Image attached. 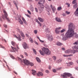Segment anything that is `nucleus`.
I'll return each instance as SVG.
<instances>
[{
	"mask_svg": "<svg viewBox=\"0 0 78 78\" xmlns=\"http://www.w3.org/2000/svg\"><path fill=\"white\" fill-rule=\"evenodd\" d=\"M73 24L71 23H69L68 26V30L66 34V36L63 38V40H66L68 37H71L74 34V30H73Z\"/></svg>",
	"mask_w": 78,
	"mask_h": 78,
	"instance_id": "nucleus-1",
	"label": "nucleus"
},
{
	"mask_svg": "<svg viewBox=\"0 0 78 78\" xmlns=\"http://www.w3.org/2000/svg\"><path fill=\"white\" fill-rule=\"evenodd\" d=\"M42 50V51L40 50H39V52L41 55L43 56L45 55V54H46L47 55H50V54L51 53L49 49L47 48H43Z\"/></svg>",
	"mask_w": 78,
	"mask_h": 78,
	"instance_id": "nucleus-2",
	"label": "nucleus"
},
{
	"mask_svg": "<svg viewBox=\"0 0 78 78\" xmlns=\"http://www.w3.org/2000/svg\"><path fill=\"white\" fill-rule=\"evenodd\" d=\"M2 11L4 12V15L2 16V19H5V18L8 22H9V21H10V20H9V18L8 17V13H7V12L5 9H3Z\"/></svg>",
	"mask_w": 78,
	"mask_h": 78,
	"instance_id": "nucleus-3",
	"label": "nucleus"
},
{
	"mask_svg": "<svg viewBox=\"0 0 78 78\" xmlns=\"http://www.w3.org/2000/svg\"><path fill=\"white\" fill-rule=\"evenodd\" d=\"M22 17V16L21 15H20L19 16L18 15H17L16 17V20H18V22L21 25H23V21L22 20H21V18Z\"/></svg>",
	"mask_w": 78,
	"mask_h": 78,
	"instance_id": "nucleus-4",
	"label": "nucleus"
},
{
	"mask_svg": "<svg viewBox=\"0 0 78 78\" xmlns=\"http://www.w3.org/2000/svg\"><path fill=\"white\" fill-rule=\"evenodd\" d=\"M71 76L72 74L67 73H65L63 75H61V76L62 78H67V76Z\"/></svg>",
	"mask_w": 78,
	"mask_h": 78,
	"instance_id": "nucleus-5",
	"label": "nucleus"
},
{
	"mask_svg": "<svg viewBox=\"0 0 78 78\" xmlns=\"http://www.w3.org/2000/svg\"><path fill=\"white\" fill-rule=\"evenodd\" d=\"M11 47L12 48V52H16V51H18L17 50H19L20 49L19 46L16 45V47L17 48V49L16 48L13 47L12 46H11Z\"/></svg>",
	"mask_w": 78,
	"mask_h": 78,
	"instance_id": "nucleus-6",
	"label": "nucleus"
},
{
	"mask_svg": "<svg viewBox=\"0 0 78 78\" xmlns=\"http://www.w3.org/2000/svg\"><path fill=\"white\" fill-rule=\"evenodd\" d=\"M61 28V27H58L56 28L55 29V32L56 34H58L59 33V32H60V31L59 30H60Z\"/></svg>",
	"mask_w": 78,
	"mask_h": 78,
	"instance_id": "nucleus-7",
	"label": "nucleus"
},
{
	"mask_svg": "<svg viewBox=\"0 0 78 78\" xmlns=\"http://www.w3.org/2000/svg\"><path fill=\"white\" fill-rule=\"evenodd\" d=\"M22 62L25 64H26V65H28L29 64V61H28L27 60V59H23L22 60Z\"/></svg>",
	"mask_w": 78,
	"mask_h": 78,
	"instance_id": "nucleus-8",
	"label": "nucleus"
},
{
	"mask_svg": "<svg viewBox=\"0 0 78 78\" xmlns=\"http://www.w3.org/2000/svg\"><path fill=\"white\" fill-rule=\"evenodd\" d=\"M23 47L24 49H26V48H29V46L28 45V44L26 42L24 43Z\"/></svg>",
	"mask_w": 78,
	"mask_h": 78,
	"instance_id": "nucleus-9",
	"label": "nucleus"
},
{
	"mask_svg": "<svg viewBox=\"0 0 78 78\" xmlns=\"http://www.w3.org/2000/svg\"><path fill=\"white\" fill-rule=\"evenodd\" d=\"M50 7L52 9V11L53 12H55V11H56V8L55 6H53V5H51Z\"/></svg>",
	"mask_w": 78,
	"mask_h": 78,
	"instance_id": "nucleus-10",
	"label": "nucleus"
},
{
	"mask_svg": "<svg viewBox=\"0 0 78 78\" xmlns=\"http://www.w3.org/2000/svg\"><path fill=\"white\" fill-rule=\"evenodd\" d=\"M38 19L40 22H44V19L41 17H38Z\"/></svg>",
	"mask_w": 78,
	"mask_h": 78,
	"instance_id": "nucleus-11",
	"label": "nucleus"
},
{
	"mask_svg": "<svg viewBox=\"0 0 78 78\" xmlns=\"http://www.w3.org/2000/svg\"><path fill=\"white\" fill-rule=\"evenodd\" d=\"M14 37H16V39H17L18 41H22V40L21 39L20 37V36L19 35V37H18L16 35H14Z\"/></svg>",
	"mask_w": 78,
	"mask_h": 78,
	"instance_id": "nucleus-12",
	"label": "nucleus"
},
{
	"mask_svg": "<svg viewBox=\"0 0 78 78\" xmlns=\"http://www.w3.org/2000/svg\"><path fill=\"white\" fill-rule=\"evenodd\" d=\"M36 75L38 76H40V75L41 76H43V73L41 72H39L36 74Z\"/></svg>",
	"mask_w": 78,
	"mask_h": 78,
	"instance_id": "nucleus-13",
	"label": "nucleus"
},
{
	"mask_svg": "<svg viewBox=\"0 0 78 78\" xmlns=\"http://www.w3.org/2000/svg\"><path fill=\"white\" fill-rule=\"evenodd\" d=\"M48 40L50 41H52L53 40V37L51 36V35H49L48 37Z\"/></svg>",
	"mask_w": 78,
	"mask_h": 78,
	"instance_id": "nucleus-14",
	"label": "nucleus"
},
{
	"mask_svg": "<svg viewBox=\"0 0 78 78\" xmlns=\"http://www.w3.org/2000/svg\"><path fill=\"white\" fill-rule=\"evenodd\" d=\"M38 4L40 5L41 8H44V5L42 4H41V2H38Z\"/></svg>",
	"mask_w": 78,
	"mask_h": 78,
	"instance_id": "nucleus-15",
	"label": "nucleus"
},
{
	"mask_svg": "<svg viewBox=\"0 0 78 78\" xmlns=\"http://www.w3.org/2000/svg\"><path fill=\"white\" fill-rule=\"evenodd\" d=\"M74 14L76 16L78 17V8L76 9V11L74 12Z\"/></svg>",
	"mask_w": 78,
	"mask_h": 78,
	"instance_id": "nucleus-16",
	"label": "nucleus"
},
{
	"mask_svg": "<svg viewBox=\"0 0 78 78\" xmlns=\"http://www.w3.org/2000/svg\"><path fill=\"white\" fill-rule=\"evenodd\" d=\"M55 20L58 22H62V21L61 20V19L58 17L55 18Z\"/></svg>",
	"mask_w": 78,
	"mask_h": 78,
	"instance_id": "nucleus-17",
	"label": "nucleus"
},
{
	"mask_svg": "<svg viewBox=\"0 0 78 78\" xmlns=\"http://www.w3.org/2000/svg\"><path fill=\"white\" fill-rule=\"evenodd\" d=\"M32 74L33 75H36V71L34 70H32Z\"/></svg>",
	"mask_w": 78,
	"mask_h": 78,
	"instance_id": "nucleus-18",
	"label": "nucleus"
},
{
	"mask_svg": "<svg viewBox=\"0 0 78 78\" xmlns=\"http://www.w3.org/2000/svg\"><path fill=\"white\" fill-rule=\"evenodd\" d=\"M22 19L23 21V22L24 23L26 24V23H27V22H26V20H25L24 18H23V17H22Z\"/></svg>",
	"mask_w": 78,
	"mask_h": 78,
	"instance_id": "nucleus-19",
	"label": "nucleus"
},
{
	"mask_svg": "<svg viewBox=\"0 0 78 78\" xmlns=\"http://www.w3.org/2000/svg\"><path fill=\"white\" fill-rule=\"evenodd\" d=\"M36 59L37 62H41V60L39 58L37 57H36Z\"/></svg>",
	"mask_w": 78,
	"mask_h": 78,
	"instance_id": "nucleus-20",
	"label": "nucleus"
},
{
	"mask_svg": "<svg viewBox=\"0 0 78 78\" xmlns=\"http://www.w3.org/2000/svg\"><path fill=\"white\" fill-rule=\"evenodd\" d=\"M71 50L70 49H69L65 51V53H71Z\"/></svg>",
	"mask_w": 78,
	"mask_h": 78,
	"instance_id": "nucleus-21",
	"label": "nucleus"
},
{
	"mask_svg": "<svg viewBox=\"0 0 78 78\" xmlns=\"http://www.w3.org/2000/svg\"><path fill=\"white\" fill-rule=\"evenodd\" d=\"M41 4H43L45 2V0H39Z\"/></svg>",
	"mask_w": 78,
	"mask_h": 78,
	"instance_id": "nucleus-22",
	"label": "nucleus"
},
{
	"mask_svg": "<svg viewBox=\"0 0 78 78\" xmlns=\"http://www.w3.org/2000/svg\"><path fill=\"white\" fill-rule=\"evenodd\" d=\"M30 11H32V12H33V11H34V8H33L32 5L30 6Z\"/></svg>",
	"mask_w": 78,
	"mask_h": 78,
	"instance_id": "nucleus-23",
	"label": "nucleus"
},
{
	"mask_svg": "<svg viewBox=\"0 0 78 78\" xmlns=\"http://www.w3.org/2000/svg\"><path fill=\"white\" fill-rule=\"evenodd\" d=\"M56 45H58V46H59L60 45H62V44L59 42H58L56 44Z\"/></svg>",
	"mask_w": 78,
	"mask_h": 78,
	"instance_id": "nucleus-24",
	"label": "nucleus"
},
{
	"mask_svg": "<svg viewBox=\"0 0 78 78\" xmlns=\"http://www.w3.org/2000/svg\"><path fill=\"white\" fill-rule=\"evenodd\" d=\"M62 62V59L61 58H60L57 61V62H58V63H59V62Z\"/></svg>",
	"mask_w": 78,
	"mask_h": 78,
	"instance_id": "nucleus-25",
	"label": "nucleus"
},
{
	"mask_svg": "<svg viewBox=\"0 0 78 78\" xmlns=\"http://www.w3.org/2000/svg\"><path fill=\"white\" fill-rule=\"evenodd\" d=\"M76 50L75 51V50H74V49H73L72 50H71V53H73V54H75V53H76Z\"/></svg>",
	"mask_w": 78,
	"mask_h": 78,
	"instance_id": "nucleus-26",
	"label": "nucleus"
},
{
	"mask_svg": "<svg viewBox=\"0 0 78 78\" xmlns=\"http://www.w3.org/2000/svg\"><path fill=\"white\" fill-rule=\"evenodd\" d=\"M16 30L17 32H18V33H20L22 32V31H21V30H20L19 28H17Z\"/></svg>",
	"mask_w": 78,
	"mask_h": 78,
	"instance_id": "nucleus-27",
	"label": "nucleus"
},
{
	"mask_svg": "<svg viewBox=\"0 0 78 78\" xmlns=\"http://www.w3.org/2000/svg\"><path fill=\"white\" fill-rule=\"evenodd\" d=\"M78 48V46L76 45H75L74 47H73V48L74 50H75V49H76H76H77V48Z\"/></svg>",
	"mask_w": 78,
	"mask_h": 78,
	"instance_id": "nucleus-28",
	"label": "nucleus"
},
{
	"mask_svg": "<svg viewBox=\"0 0 78 78\" xmlns=\"http://www.w3.org/2000/svg\"><path fill=\"white\" fill-rule=\"evenodd\" d=\"M28 65H29V66H34V64L33 63L30 62H29Z\"/></svg>",
	"mask_w": 78,
	"mask_h": 78,
	"instance_id": "nucleus-29",
	"label": "nucleus"
},
{
	"mask_svg": "<svg viewBox=\"0 0 78 78\" xmlns=\"http://www.w3.org/2000/svg\"><path fill=\"white\" fill-rule=\"evenodd\" d=\"M20 34L21 36L23 37H25V35H24V34H23V33H22V32L20 33Z\"/></svg>",
	"mask_w": 78,
	"mask_h": 78,
	"instance_id": "nucleus-30",
	"label": "nucleus"
},
{
	"mask_svg": "<svg viewBox=\"0 0 78 78\" xmlns=\"http://www.w3.org/2000/svg\"><path fill=\"white\" fill-rule=\"evenodd\" d=\"M62 9V7H59L57 8L58 11H61Z\"/></svg>",
	"mask_w": 78,
	"mask_h": 78,
	"instance_id": "nucleus-31",
	"label": "nucleus"
},
{
	"mask_svg": "<svg viewBox=\"0 0 78 78\" xmlns=\"http://www.w3.org/2000/svg\"><path fill=\"white\" fill-rule=\"evenodd\" d=\"M37 38L39 39V40L41 42H42V43H43V42H44V41L41 40V39H40V38H39V37H37Z\"/></svg>",
	"mask_w": 78,
	"mask_h": 78,
	"instance_id": "nucleus-32",
	"label": "nucleus"
},
{
	"mask_svg": "<svg viewBox=\"0 0 78 78\" xmlns=\"http://www.w3.org/2000/svg\"><path fill=\"white\" fill-rule=\"evenodd\" d=\"M11 44L13 46H14L16 45V43L14 41H12Z\"/></svg>",
	"mask_w": 78,
	"mask_h": 78,
	"instance_id": "nucleus-33",
	"label": "nucleus"
},
{
	"mask_svg": "<svg viewBox=\"0 0 78 78\" xmlns=\"http://www.w3.org/2000/svg\"><path fill=\"white\" fill-rule=\"evenodd\" d=\"M77 4H75L73 5L74 9H76L77 8Z\"/></svg>",
	"mask_w": 78,
	"mask_h": 78,
	"instance_id": "nucleus-34",
	"label": "nucleus"
},
{
	"mask_svg": "<svg viewBox=\"0 0 78 78\" xmlns=\"http://www.w3.org/2000/svg\"><path fill=\"white\" fill-rule=\"evenodd\" d=\"M13 3L14 4V5H15L17 9H18V7H17V4H16V2H15V1H13Z\"/></svg>",
	"mask_w": 78,
	"mask_h": 78,
	"instance_id": "nucleus-35",
	"label": "nucleus"
},
{
	"mask_svg": "<svg viewBox=\"0 0 78 78\" xmlns=\"http://www.w3.org/2000/svg\"><path fill=\"white\" fill-rule=\"evenodd\" d=\"M30 41L31 43H33V40L32 39V38L31 37H30Z\"/></svg>",
	"mask_w": 78,
	"mask_h": 78,
	"instance_id": "nucleus-36",
	"label": "nucleus"
},
{
	"mask_svg": "<svg viewBox=\"0 0 78 78\" xmlns=\"http://www.w3.org/2000/svg\"><path fill=\"white\" fill-rule=\"evenodd\" d=\"M69 64L70 65H73V62H69V64H68V66H70V65H69Z\"/></svg>",
	"mask_w": 78,
	"mask_h": 78,
	"instance_id": "nucleus-37",
	"label": "nucleus"
},
{
	"mask_svg": "<svg viewBox=\"0 0 78 78\" xmlns=\"http://www.w3.org/2000/svg\"><path fill=\"white\" fill-rule=\"evenodd\" d=\"M52 58L53 59H54V60L55 61H56V57L55 56H53V57H52Z\"/></svg>",
	"mask_w": 78,
	"mask_h": 78,
	"instance_id": "nucleus-38",
	"label": "nucleus"
},
{
	"mask_svg": "<svg viewBox=\"0 0 78 78\" xmlns=\"http://www.w3.org/2000/svg\"><path fill=\"white\" fill-rule=\"evenodd\" d=\"M76 2V0H73V4H75Z\"/></svg>",
	"mask_w": 78,
	"mask_h": 78,
	"instance_id": "nucleus-39",
	"label": "nucleus"
},
{
	"mask_svg": "<svg viewBox=\"0 0 78 78\" xmlns=\"http://www.w3.org/2000/svg\"><path fill=\"white\" fill-rule=\"evenodd\" d=\"M65 31H66V30H65V29H62V30H61L60 32L61 33H63Z\"/></svg>",
	"mask_w": 78,
	"mask_h": 78,
	"instance_id": "nucleus-40",
	"label": "nucleus"
},
{
	"mask_svg": "<svg viewBox=\"0 0 78 78\" xmlns=\"http://www.w3.org/2000/svg\"><path fill=\"white\" fill-rule=\"evenodd\" d=\"M66 13L67 14H70V12H68V11H66Z\"/></svg>",
	"mask_w": 78,
	"mask_h": 78,
	"instance_id": "nucleus-41",
	"label": "nucleus"
},
{
	"mask_svg": "<svg viewBox=\"0 0 78 78\" xmlns=\"http://www.w3.org/2000/svg\"><path fill=\"white\" fill-rule=\"evenodd\" d=\"M74 45H76L78 44V41H77L76 42H75V43H73Z\"/></svg>",
	"mask_w": 78,
	"mask_h": 78,
	"instance_id": "nucleus-42",
	"label": "nucleus"
},
{
	"mask_svg": "<svg viewBox=\"0 0 78 78\" xmlns=\"http://www.w3.org/2000/svg\"><path fill=\"white\" fill-rule=\"evenodd\" d=\"M38 24L39 25L40 27H41L42 26V23H41V22H39Z\"/></svg>",
	"mask_w": 78,
	"mask_h": 78,
	"instance_id": "nucleus-43",
	"label": "nucleus"
},
{
	"mask_svg": "<svg viewBox=\"0 0 78 78\" xmlns=\"http://www.w3.org/2000/svg\"><path fill=\"white\" fill-rule=\"evenodd\" d=\"M10 57L12 58V59H15V58L14 57H13V56L12 55H10Z\"/></svg>",
	"mask_w": 78,
	"mask_h": 78,
	"instance_id": "nucleus-44",
	"label": "nucleus"
},
{
	"mask_svg": "<svg viewBox=\"0 0 78 78\" xmlns=\"http://www.w3.org/2000/svg\"><path fill=\"white\" fill-rule=\"evenodd\" d=\"M33 51H34V54H35V55H36V50H35L34 49H33Z\"/></svg>",
	"mask_w": 78,
	"mask_h": 78,
	"instance_id": "nucleus-45",
	"label": "nucleus"
},
{
	"mask_svg": "<svg viewBox=\"0 0 78 78\" xmlns=\"http://www.w3.org/2000/svg\"><path fill=\"white\" fill-rule=\"evenodd\" d=\"M50 30L49 29H46L47 32H48V33H49L50 32Z\"/></svg>",
	"mask_w": 78,
	"mask_h": 78,
	"instance_id": "nucleus-46",
	"label": "nucleus"
},
{
	"mask_svg": "<svg viewBox=\"0 0 78 78\" xmlns=\"http://www.w3.org/2000/svg\"><path fill=\"white\" fill-rule=\"evenodd\" d=\"M34 32L35 34H37V31L36 30H34Z\"/></svg>",
	"mask_w": 78,
	"mask_h": 78,
	"instance_id": "nucleus-47",
	"label": "nucleus"
},
{
	"mask_svg": "<svg viewBox=\"0 0 78 78\" xmlns=\"http://www.w3.org/2000/svg\"><path fill=\"white\" fill-rule=\"evenodd\" d=\"M63 56H64V57H69V55H63Z\"/></svg>",
	"mask_w": 78,
	"mask_h": 78,
	"instance_id": "nucleus-48",
	"label": "nucleus"
},
{
	"mask_svg": "<svg viewBox=\"0 0 78 78\" xmlns=\"http://www.w3.org/2000/svg\"><path fill=\"white\" fill-rule=\"evenodd\" d=\"M45 7L46 9H48L49 8V6L47 5H45Z\"/></svg>",
	"mask_w": 78,
	"mask_h": 78,
	"instance_id": "nucleus-49",
	"label": "nucleus"
},
{
	"mask_svg": "<svg viewBox=\"0 0 78 78\" xmlns=\"http://www.w3.org/2000/svg\"><path fill=\"white\" fill-rule=\"evenodd\" d=\"M66 5H68V7H70V4L69 3H66Z\"/></svg>",
	"mask_w": 78,
	"mask_h": 78,
	"instance_id": "nucleus-50",
	"label": "nucleus"
},
{
	"mask_svg": "<svg viewBox=\"0 0 78 78\" xmlns=\"http://www.w3.org/2000/svg\"><path fill=\"white\" fill-rule=\"evenodd\" d=\"M25 15L26 16H27V17H29V18L30 17V15H28V14H25Z\"/></svg>",
	"mask_w": 78,
	"mask_h": 78,
	"instance_id": "nucleus-51",
	"label": "nucleus"
},
{
	"mask_svg": "<svg viewBox=\"0 0 78 78\" xmlns=\"http://www.w3.org/2000/svg\"><path fill=\"white\" fill-rule=\"evenodd\" d=\"M27 12H28V13L29 14H31V12L30 11L28 10Z\"/></svg>",
	"mask_w": 78,
	"mask_h": 78,
	"instance_id": "nucleus-52",
	"label": "nucleus"
},
{
	"mask_svg": "<svg viewBox=\"0 0 78 78\" xmlns=\"http://www.w3.org/2000/svg\"><path fill=\"white\" fill-rule=\"evenodd\" d=\"M3 26L4 27H5V28H7V25L6 24H4L3 25Z\"/></svg>",
	"mask_w": 78,
	"mask_h": 78,
	"instance_id": "nucleus-53",
	"label": "nucleus"
},
{
	"mask_svg": "<svg viewBox=\"0 0 78 78\" xmlns=\"http://www.w3.org/2000/svg\"><path fill=\"white\" fill-rule=\"evenodd\" d=\"M52 70L53 72H56V70L55 69H53Z\"/></svg>",
	"mask_w": 78,
	"mask_h": 78,
	"instance_id": "nucleus-54",
	"label": "nucleus"
},
{
	"mask_svg": "<svg viewBox=\"0 0 78 78\" xmlns=\"http://www.w3.org/2000/svg\"><path fill=\"white\" fill-rule=\"evenodd\" d=\"M35 10L37 12H38V10H37V8H35Z\"/></svg>",
	"mask_w": 78,
	"mask_h": 78,
	"instance_id": "nucleus-55",
	"label": "nucleus"
},
{
	"mask_svg": "<svg viewBox=\"0 0 78 78\" xmlns=\"http://www.w3.org/2000/svg\"><path fill=\"white\" fill-rule=\"evenodd\" d=\"M0 46L1 47V48H5V47H4L1 45H0Z\"/></svg>",
	"mask_w": 78,
	"mask_h": 78,
	"instance_id": "nucleus-56",
	"label": "nucleus"
},
{
	"mask_svg": "<svg viewBox=\"0 0 78 78\" xmlns=\"http://www.w3.org/2000/svg\"><path fill=\"white\" fill-rule=\"evenodd\" d=\"M24 54L26 56H28V54H27V52H25L24 53Z\"/></svg>",
	"mask_w": 78,
	"mask_h": 78,
	"instance_id": "nucleus-57",
	"label": "nucleus"
},
{
	"mask_svg": "<svg viewBox=\"0 0 78 78\" xmlns=\"http://www.w3.org/2000/svg\"><path fill=\"white\" fill-rule=\"evenodd\" d=\"M36 22H37L38 23H39V22H40L39 21V20H36Z\"/></svg>",
	"mask_w": 78,
	"mask_h": 78,
	"instance_id": "nucleus-58",
	"label": "nucleus"
},
{
	"mask_svg": "<svg viewBox=\"0 0 78 78\" xmlns=\"http://www.w3.org/2000/svg\"><path fill=\"white\" fill-rule=\"evenodd\" d=\"M46 73H49V71H48V70H46Z\"/></svg>",
	"mask_w": 78,
	"mask_h": 78,
	"instance_id": "nucleus-59",
	"label": "nucleus"
},
{
	"mask_svg": "<svg viewBox=\"0 0 78 78\" xmlns=\"http://www.w3.org/2000/svg\"><path fill=\"white\" fill-rule=\"evenodd\" d=\"M73 56V55L72 54H71V55H68V57L69 56Z\"/></svg>",
	"mask_w": 78,
	"mask_h": 78,
	"instance_id": "nucleus-60",
	"label": "nucleus"
},
{
	"mask_svg": "<svg viewBox=\"0 0 78 78\" xmlns=\"http://www.w3.org/2000/svg\"><path fill=\"white\" fill-rule=\"evenodd\" d=\"M62 50H65V48H62Z\"/></svg>",
	"mask_w": 78,
	"mask_h": 78,
	"instance_id": "nucleus-61",
	"label": "nucleus"
},
{
	"mask_svg": "<svg viewBox=\"0 0 78 78\" xmlns=\"http://www.w3.org/2000/svg\"><path fill=\"white\" fill-rule=\"evenodd\" d=\"M51 66H49V69H51Z\"/></svg>",
	"mask_w": 78,
	"mask_h": 78,
	"instance_id": "nucleus-62",
	"label": "nucleus"
},
{
	"mask_svg": "<svg viewBox=\"0 0 78 78\" xmlns=\"http://www.w3.org/2000/svg\"><path fill=\"white\" fill-rule=\"evenodd\" d=\"M21 56L22 58H23V56L22 55H21Z\"/></svg>",
	"mask_w": 78,
	"mask_h": 78,
	"instance_id": "nucleus-63",
	"label": "nucleus"
},
{
	"mask_svg": "<svg viewBox=\"0 0 78 78\" xmlns=\"http://www.w3.org/2000/svg\"><path fill=\"white\" fill-rule=\"evenodd\" d=\"M8 69L9 70V71H11V69H10V68H9V67H8Z\"/></svg>",
	"mask_w": 78,
	"mask_h": 78,
	"instance_id": "nucleus-64",
	"label": "nucleus"
}]
</instances>
